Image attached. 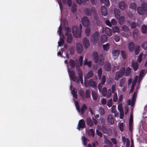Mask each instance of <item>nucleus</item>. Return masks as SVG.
I'll use <instances>...</instances> for the list:
<instances>
[{
  "label": "nucleus",
  "mask_w": 147,
  "mask_h": 147,
  "mask_svg": "<svg viewBox=\"0 0 147 147\" xmlns=\"http://www.w3.org/2000/svg\"><path fill=\"white\" fill-rule=\"evenodd\" d=\"M104 69L107 71H110L111 69V64L109 62H106L104 64Z\"/></svg>",
  "instance_id": "14"
},
{
  "label": "nucleus",
  "mask_w": 147,
  "mask_h": 147,
  "mask_svg": "<svg viewBox=\"0 0 147 147\" xmlns=\"http://www.w3.org/2000/svg\"><path fill=\"white\" fill-rule=\"evenodd\" d=\"M102 74V70L101 68H99L98 70V77L99 80L101 79Z\"/></svg>",
  "instance_id": "41"
},
{
  "label": "nucleus",
  "mask_w": 147,
  "mask_h": 147,
  "mask_svg": "<svg viewBox=\"0 0 147 147\" xmlns=\"http://www.w3.org/2000/svg\"><path fill=\"white\" fill-rule=\"evenodd\" d=\"M107 93V89L106 87L103 88L102 90V94L103 96H105Z\"/></svg>",
  "instance_id": "50"
},
{
  "label": "nucleus",
  "mask_w": 147,
  "mask_h": 147,
  "mask_svg": "<svg viewBox=\"0 0 147 147\" xmlns=\"http://www.w3.org/2000/svg\"><path fill=\"white\" fill-rule=\"evenodd\" d=\"M99 111L101 116L105 114V110L103 108L100 107L99 108Z\"/></svg>",
  "instance_id": "44"
},
{
  "label": "nucleus",
  "mask_w": 147,
  "mask_h": 147,
  "mask_svg": "<svg viewBox=\"0 0 147 147\" xmlns=\"http://www.w3.org/2000/svg\"><path fill=\"white\" fill-rule=\"evenodd\" d=\"M142 32L144 34L147 33V26L145 25H142Z\"/></svg>",
  "instance_id": "28"
},
{
  "label": "nucleus",
  "mask_w": 147,
  "mask_h": 147,
  "mask_svg": "<svg viewBox=\"0 0 147 147\" xmlns=\"http://www.w3.org/2000/svg\"><path fill=\"white\" fill-rule=\"evenodd\" d=\"M121 55L123 58L124 59H126V54L124 51L122 50L121 51Z\"/></svg>",
  "instance_id": "45"
},
{
  "label": "nucleus",
  "mask_w": 147,
  "mask_h": 147,
  "mask_svg": "<svg viewBox=\"0 0 147 147\" xmlns=\"http://www.w3.org/2000/svg\"><path fill=\"white\" fill-rule=\"evenodd\" d=\"M119 6L121 9L124 10L127 7V5L126 3L124 1H122L119 3Z\"/></svg>",
  "instance_id": "13"
},
{
  "label": "nucleus",
  "mask_w": 147,
  "mask_h": 147,
  "mask_svg": "<svg viewBox=\"0 0 147 147\" xmlns=\"http://www.w3.org/2000/svg\"><path fill=\"white\" fill-rule=\"evenodd\" d=\"M137 92H135L132 97V100L136 101L137 96Z\"/></svg>",
  "instance_id": "62"
},
{
  "label": "nucleus",
  "mask_w": 147,
  "mask_h": 147,
  "mask_svg": "<svg viewBox=\"0 0 147 147\" xmlns=\"http://www.w3.org/2000/svg\"><path fill=\"white\" fill-rule=\"evenodd\" d=\"M85 127V123L84 120L83 119H81L79 121L78 128L79 129L80 128L84 129Z\"/></svg>",
  "instance_id": "10"
},
{
  "label": "nucleus",
  "mask_w": 147,
  "mask_h": 147,
  "mask_svg": "<svg viewBox=\"0 0 147 147\" xmlns=\"http://www.w3.org/2000/svg\"><path fill=\"white\" fill-rule=\"evenodd\" d=\"M137 82V80H134L132 82V86L131 87V88L130 90V92H132L134 89V87L135 86Z\"/></svg>",
  "instance_id": "29"
},
{
  "label": "nucleus",
  "mask_w": 147,
  "mask_h": 147,
  "mask_svg": "<svg viewBox=\"0 0 147 147\" xmlns=\"http://www.w3.org/2000/svg\"><path fill=\"white\" fill-rule=\"evenodd\" d=\"M118 109L120 111V112L121 113L120 116V118L121 119H122L123 117V109H122L121 108L120 109L119 108V106L118 107Z\"/></svg>",
  "instance_id": "55"
},
{
  "label": "nucleus",
  "mask_w": 147,
  "mask_h": 147,
  "mask_svg": "<svg viewBox=\"0 0 147 147\" xmlns=\"http://www.w3.org/2000/svg\"><path fill=\"white\" fill-rule=\"evenodd\" d=\"M101 12L102 15L105 16L107 15V11L106 8L105 6H102L101 9Z\"/></svg>",
  "instance_id": "19"
},
{
  "label": "nucleus",
  "mask_w": 147,
  "mask_h": 147,
  "mask_svg": "<svg viewBox=\"0 0 147 147\" xmlns=\"http://www.w3.org/2000/svg\"><path fill=\"white\" fill-rule=\"evenodd\" d=\"M72 94L73 96L76 98H78V96L77 94V92H76L74 89L72 91Z\"/></svg>",
  "instance_id": "61"
},
{
  "label": "nucleus",
  "mask_w": 147,
  "mask_h": 147,
  "mask_svg": "<svg viewBox=\"0 0 147 147\" xmlns=\"http://www.w3.org/2000/svg\"><path fill=\"white\" fill-rule=\"evenodd\" d=\"M92 95L93 100H96L98 98V94L94 91H92Z\"/></svg>",
  "instance_id": "23"
},
{
  "label": "nucleus",
  "mask_w": 147,
  "mask_h": 147,
  "mask_svg": "<svg viewBox=\"0 0 147 147\" xmlns=\"http://www.w3.org/2000/svg\"><path fill=\"white\" fill-rule=\"evenodd\" d=\"M125 21V17L123 16H121L119 18V22L120 24H123Z\"/></svg>",
  "instance_id": "43"
},
{
  "label": "nucleus",
  "mask_w": 147,
  "mask_h": 147,
  "mask_svg": "<svg viewBox=\"0 0 147 147\" xmlns=\"http://www.w3.org/2000/svg\"><path fill=\"white\" fill-rule=\"evenodd\" d=\"M125 80V78H122L120 80L119 86L121 87H122L124 85Z\"/></svg>",
  "instance_id": "32"
},
{
  "label": "nucleus",
  "mask_w": 147,
  "mask_h": 147,
  "mask_svg": "<svg viewBox=\"0 0 147 147\" xmlns=\"http://www.w3.org/2000/svg\"><path fill=\"white\" fill-rule=\"evenodd\" d=\"M87 107L85 104H84L81 108L80 111L82 114L83 115L84 111L86 109Z\"/></svg>",
  "instance_id": "36"
},
{
  "label": "nucleus",
  "mask_w": 147,
  "mask_h": 147,
  "mask_svg": "<svg viewBox=\"0 0 147 147\" xmlns=\"http://www.w3.org/2000/svg\"><path fill=\"white\" fill-rule=\"evenodd\" d=\"M107 97L108 98H109L111 95V89H109L107 91Z\"/></svg>",
  "instance_id": "57"
},
{
  "label": "nucleus",
  "mask_w": 147,
  "mask_h": 147,
  "mask_svg": "<svg viewBox=\"0 0 147 147\" xmlns=\"http://www.w3.org/2000/svg\"><path fill=\"white\" fill-rule=\"evenodd\" d=\"M114 13L116 17H119L120 14L119 10L116 8L115 9H114Z\"/></svg>",
  "instance_id": "34"
},
{
  "label": "nucleus",
  "mask_w": 147,
  "mask_h": 147,
  "mask_svg": "<svg viewBox=\"0 0 147 147\" xmlns=\"http://www.w3.org/2000/svg\"><path fill=\"white\" fill-rule=\"evenodd\" d=\"M93 74V71L92 70H90L87 74L86 77H85L87 78H89L92 76Z\"/></svg>",
  "instance_id": "35"
},
{
  "label": "nucleus",
  "mask_w": 147,
  "mask_h": 147,
  "mask_svg": "<svg viewBox=\"0 0 147 147\" xmlns=\"http://www.w3.org/2000/svg\"><path fill=\"white\" fill-rule=\"evenodd\" d=\"M67 39V41L68 43H70L72 40V36L71 33L68 35Z\"/></svg>",
  "instance_id": "26"
},
{
  "label": "nucleus",
  "mask_w": 147,
  "mask_h": 147,
  "mask_svg": "<svg viewBox=\"0 0 147 147\" xmlns=\"http://www.w3.org/2000/svg\"><path fill=\"white\" fill-rule=\"evenodd\" d=\"M113 101L115 102H116L118 100V97L116 93H114L113 97Z\"/></svg>",
  "instance_id": "59"
},
{
  "label": "nucleus",
  "mask_w": 147,
  "mask_h": 147,
  "mask_svg": "<svg viewBox=\"0 0 147 147\" xmlns=\"http://www.w3.org/2000/svg\"><path fill=\"white\" fill-rule=\"evenodd\" d=\"M131 72V69L129 67H128L125 69V76H129Z\"/></svg>",
  "instance_id": "22"
},
{
  "label": "nucleus",
  "mask_w": 147,
  "mask_h": 147,
  "mask_svg": "<svg viewBox=\"0 0 147 147\" xmlns=\"http://www.w3.org/2000/svg\"><path fill=\"white\" fill-rule=\"evenodd\" d=\"M113 30L114 33L119 32V28L117 26H115L113 27Z\"/></svg>",
  "instance_id": "52"
},
{
  "label": "nucleus",
  "mask_w": 147,
  "mask_h": 147,
  "mask_svg": "<svg viewBox=\"0 0 147 147\" xmlns=\"http://www.w3.org/2000/svg\"><path fill=\"white\" fill-rule=\"evenodd\" d=\"M142 47L144 50H147V41L144 42L142 44Z\"/></svg>",
  "instance_id": "53"
},
{
  "label": "nucleus",
  "mask_w": 147,
  "mask_h": 147,
  "mask_svg": "<svg viewBox=\"0 0 147 147\" xmlns=\"http://www.w3.org/2000/svg\"><path fill=\"white\" fill-rule=\"evenodd\" d=\"M99 34L96 31L91 36L90 40L93 44L97 43L99 39Z\"/></svg>",
  "instance_id": "4"
},
{
  "label": "nucleus",
  "mask_w": 147,
  "mask_h": 147,
  "mask_svg": "<svg viewBox=\"0 0 147 147\" xmlns=\"http://www.w3.org/2000/svg\"><path fill=\"white\" fill-rule=\"evenodd\" d=\"M72 69L71 68L69 69L68 67V73L70 78L73 81L75 82L77 80V77L75 75V71L71 70Z\"/></svg>",
  "instance_id": "5"
},
{
  "label": "nucleus",
  "mask_w": 147,
  "mask_h": 147,
  "mask_svg": "<svg viewBox=\"0 0 147 147\" xmlns=\"http://www.w3.org/2000/svg\"><path fill=\"white\" fill-rule=\"evenodd\" d=\"M80 28H78L76 26H74L72 27V32L74 36L76 38H80L81 37V29L82 26L80 25Z\"/></svg>",
  "instance_id": "1"
},
{
  "label": "nucleus",
  "mask_w": 147,
  "mask_h": 147,
  "mask_svg": "<svg viewBox=\"0 0 147 147\" xmlns=\"http://www.w3.org/2000/svg\"><path fill=\"white\" fill-rule=\"evenodd\" d=\"M105 33L109 36H111L112 34L111 30L109 28L106 27L105 28Z\"/></svg>",
  "instance_id": "20"
},
{
  "label": "nucleus",
  "mask_w": 147,
  "mask_h": 147,
  "mask_svg": "<svg viewBox=\"0 0 147 147\" xmlns=\"http://www.w3.org/2000/svg\"><path fill=\"white\" fill-rule=\"evenodd\" d=\"M140 47L138 45L136 46L135 50V55H137L140 53Z\"/></svg>",
  "instance_id": "31"
},
{
  "label": "nucleus",
  "mask_w": 147,
  "mask_h": 147,
  "mask_svg": "<svg viewBox=\"0 0 147 147\" xmlns=\"http://www.w3.org/2000/svg\"><path fill=\"white\" fill-rule=\"evenodd\" d=\"M101 2L104 3L105 5L107 7H109L110 5V3L109 0H100Z\"/></svg>",
  "instance_id": "40"
},
{
  "label": "nucleus",
  "mask_w": 147,
  "mask_h": 147,
  "mask_svg": "<svg viewBox=\"0 0 147 147\" xmlns=\"http://www.w3.org/2000/svg\"><path fill=\"white\" fill-rule=\"evenodd\" d=\"M101 81L100 84H102V85H104L106 82V77L105 75H102Z\"/></svg>",
  "instance_id": "51"
},
{
  "label": "nucleus",
  "mask_w": 147,
  "mask_h": 147,
  "mask_svg": "<svg viewBox=\"0 0 147 147\" xmlns=\"http://www.w3.org/2000/svg\"><path fill=\"white\" fill-rule=\"evenodd\" d=\"M111 53L114 59H116L118 58L119 55L120 51L117 49L113 50Z\"/></svg>",
  "instance_id": "7"
},
{
  "label": "nucleus",
  "mask_w": 147,
  "mask_h": 147,
  "mask_svg": "<svg viewBox=\"0 0 147 147\" xmlns=\"http://www.w3.org/2000/svg\"><path fill=\"white\" fill-rule=\"evenodd\" d=\"M92 57L93 59L94 62L97 63L98 61V54L96 51H94L92 54Z\"/></svg>",
  "instance_id": "9"
},
{
  "label": "nucleus",
  "mask_w": 147,
  "mask_h": 147,
  "mask_svg": "<svg viewBox=\"0 0 147 147\" xmlns=\"http://www.w3.org/2000/svg\"><path fill=\"white\" fill-rule=\"evenodd\" d=\"M138 13L140 15H143L145 13L147 15V6L146 3H143L141 6L137 8Z\"/></svg>",
  "instance_id": "2"
},
{
  "label": "nucleus",
  "mask_w": 147,
  "mask_h": 147,
  "mask_svg": "<svg viewBox=\"0 0 147 147\" xmlns=\"http://www.w3.org/2000/svg\"><path fill=\"white\" fill-rule=\"evenodd\" d=\"M107 120L109 125H113L114 124V119L112 115L110 114L108 115Z\"/></svg>",
  "instance_id": "15"
},
{
  "label": "nucleus",
  "mask_w": 147,
  "mask_h": 147,
  "mask_svg": "<svg viewBox=\"0 0 147 147\" xmlns=\"http://www.w3.org/2000/svg\"><path fill=\"white\" fill-rule=\"evenodd\" d=\"M90 91L89 90H86L85 92L86 97L87 98H89L90 97Z\"/></svg>",
  "instance_id": "46"
},
{
  "label": "nucleus",
  "mask_w": 147,
  "mask_h": 147,
  "mask_svg": "<svg viewBox=\"0 0 147 147\" xmlns=\"http://www.w3.org/2000/svg\"><path fill=\"white\" fill-rule=\"evenodd\" d=\"M82 23L84 26L88 27L89 25V20L87 17H84L82 19Z\"/></svg>",
  "instance_id": "6"
},
{
  "label": "nucleus",
  "mask_w": 147,
  "mask_h": 147,
  "mask_svg": "<svg viewBox=\"0 0 147 147\" xmlns=\"http://www.w3.org/2000/svg\"><path fill=\"white\" fill-rule=\"evenodd\" d=\"M125 70V67H122L119 71H117L115 74V80L117 81L119 78H121L124 74Z\"/></svg>",
  "instance_id": "3"
},
{
  "label": "nucleus",
  "mask_w": 147,
  "mask_h": 147,
  "mask_svg": "<svg viewBox=\"0 0 147 147\" xmlns=\"http://www.w3.org/2000/svg\"><path fill=\"white\" fill-rule=\"evenodd\" d=\"M118 127L119 128L120 131L121 132H123L124 130V124L123 123H119L118 124Z\"/></svg>",
  "instance_id": "39"
},
{
  "label": "nucleus",
  "mask_w": 147,
  "mask_h": 147,
  "mask_svg": "<svg viewBox=\"0 0 147 147\" xmlns=\"http://www.w3.org/2000/svg\"><path fill=\"white\" fill-rule=\"evenodd\" d=\"M85 32L86 35L87 36H88L90 35V28H87L85 30Z\"/></svg>",
  "instance_id": "63"
},
{
  "label": "nucleus",
  "mask_w": 147,
  "mask_h": 147,
  "mask_svg": "<svg viewBox=\"0 0 147 147\" xmlns=\"http://www.w3.org/2000/svg\"><path fill=\"white\" fill-rule=\"evenodd\" d=\"M79 80H77V83H78L79 82V81H80L81 84H83V74H82L81 73H79Z\"/></svg>",
  "instance_id": "24"
},
{
  "label": "nucleus",
  "mask_w": 147,
  "mask_h": 147,
  "mask_svg": "<svg viewBox=\"0 0 147 147\" xmlns=\"http://www.w3.org/2000/svg\"><path fill=\"white\" fill-rule=\"evenodd\" d=\"M83 57L82 56H80L79 58V62L80 66H82L83 64Z\"/></svg>",
  "instance_id": "60"
},
{
  "label": "nucleus",
  "mask_w": 147,
  "mask_h": 147,
  "mask_svg": "<svg viewBox=\"0 0 147 147\" xmlns=\"http://www.w3.org/2000/svg\"><path fill=\"white\" fill-rule=\"evenodd\" d=\"M128 47L129 51L133 52L135 48V44L132 42H130L128 44Z\"/></svg>",
  "instance_id": "17"
},
{
  "label": "nucleus",
  "mask_w": 147,
  "mask_h": 147,
  "mask_svg": "<svg viewBox=\"0 0 147 147\" xmlns=\"http://www.w3.org/2000/svg\"><path fill=\"white\" fill-rule=\"evenodd\" d=\"M88 86H91L94 89L97 88L96 83L95 81H93L92 79H91L89 80L88 82Z\"/></svg>",
  "instance_id": "8"
},
{
  "label": "nucleus",
  "mask_w": 147,
  "mask_h": 147,
  "mask_svg": "<svg viewBox=\"0 0 147 147\" xmlns=\"http://www.w3.org/2000/svg\"><path fill=\"white\" fill-rule=\"evenodd\" d=\"M86 122L87 125L90 126H92L93 125V122L90 117H88L87 119Z\"/></svg>",
  "instance_id": "21"
},
{
  "label": "nucleus",
  "mask_w": 147,
  "mask_h": 147,
  "mask_svg": "<svg viewBox=\"0 0 147 147\" xmlns=\"http://www.w3.org/2000/svg\"><path fill=\"white\" fill-rule=\"evenodd\" d=\"M138 31L137 29L135 30L133 32V36L134 38H137V36L138 35Z\"/></svg>",
  "instance_id": "48"
},
{
  "label": "nucleus",
  "mask_w": 147,
  "mask_h": 147,
  "mask_svg": "<svg viewBox=\"0 0 147 147\" xmlns=\"http://www.w3.org/2000/svg\"><path fill=\"white\" fill-rule=\"evenodd\" d=\"M77 50L78 54L82 53L83 50V47L81 43H78L76 45Z\"/></svg>",
  "instance_id": "12"
},
{
  "label": "nucleus",
  "mask_w": 147,
  "mask_h": 147,
  "mask_svg": "<svg viewBox=\"0 0 147 147\" xmlns=\"http://www.w3.org/2000/svg\"><path fill=\"white\" fill-rule=\"evenodd\" d=\"M64 43V36L63 38H60V40L58 42V45L59 46H61Z\"/></svg>",
  "instance_id": "30"
},
{
  "label": "nucleus",
  "mask_w": 147,
  "mask_h": 147,
  "mask_svg": "<svg viewBox=\"0 0 147 147\" xmlns=\"http://www.w3.org/2000/svg\"><path fill=\"white\" fill-rule=\"evenodd\" d=\"M131 28L133 29L135 28L137 26L136 24L134 22H132L131 24Z\"/></svg>",
  "instance_id": "64"
},
{
  "label": "nucleus",
  "mask_w": 147,
  "mask_h": 147,
  "mask_svg": "<svg viewBox=\"0 0 147 147\" xmlns=\"http://www.w3.org/2000/svg\"><path fill=\"white\" fill-rule=\"evenodd\" d=\"M71 11L73 13H75L77 10V7L76 3H73L71 7Z\"/></svg>",
  "instance_id": "33"
},
{
  "label": "nucleus",
  "mask_w": 147,
  "mask_h": 147,
  "mask_svg": "<svg viewBox=\"0 0 147 147\" xmlns=\"http://www.w3.org/2000/svg\"><path fill=\"white\" fill-rule=\"evenodd\" d=\"M143 55L142 53H141L138 57L137 61L139 63H140L142 60V57Z\"/></svg>",
  "instance_id": "56"
},
{
  "label": "nucleus",
  "mask_w": 147,
  "mask_h": 147,
  "mask_svg": "<svg viewBox=\"0 0 147 147\" xmlns=\"http://www.w3.org/2000/svg\"><path fill=\"white\" fill-rule=\"evenodd\" d=\"M103 50L106 51H107L109 50V43H107L103 45Z\"/></svg>",
  "instance_id": "42"
},
{
  "label": "nucleus",
  "mask_w": 147,
  "mask_h": 147,
  "mask_svg": "<svg viewBox=\"0 0 147 147\" xmlns=\"http://www.w3.org/2000/svg\"><path fill=\"white\" fill-rule=\"evenodd\" d=\"M84 65H87L89 67H90L92 65V62L91 61H88V59H85V61L84 63Z\"/></svg>",
  "instance_id": "27"
},
{
  "label": "nucleus",
  "mask_w": 147,
  "mask_h": 147,
  "mask_svg": "<svg viewBox=\"0 0 147 147\" xmlns=\"http://www.w3.org/2000/svg\"><path fill=\"white\" fill-rule=\"evenodd\" d=\"M102 130L103 132L105 134H107L108 133V130L107 129L106 126L105 125H102Z\"/></svg>",
  "instance_id": "47"
},
{
  "label": "nucleus",
  "mask_w": 147,
  "mask_h": 147,
  "mask_svg": "<svg viewBox=\"0 0 147 147\" xmlns=\"http://www.w3.org/2000/svg\"><path fill=\"white\" fill-rule=\"evenodd\" d=\"M100 40L101 42L104 43L107 41L108 37L105 34L102 35L100 38Z\"/></svg>",
  "instance_id": "18"
},
{
  "label": "nucleus",
  "mask_w": 147,
  "mask_h": 147,
  "mask_svg": "<svg viewBox=\"0 0 147 147\" xmlns=\"http://www.w3.org/2000/svg\"><path fill=\"white\" fill-rule=\"evenodd\" d=\"M65 30L66 31V32L65 33V34L66 36H68L69 34V33H70L71 32V29L70 28L68 27H66L65 28Z\"/></svg>",
  "instance_id": "54"
},
{
  "label": "nucleus",
  "mask_w": 147,
  "mask_h": 147,
  "mask_svg": "<svg viewBox=\"0 0 147 147\" xmlns=\"http://www.w3.org/2000/svg\"><path fill=\"white\" fill-rule=\"evenodd\" d=\"M132 67L134 71H137L139 68V65L137 61H132L131 63Z\"/></svg>",
  "instance_id": "16"
},
{
  "label": "nucleus",
  "mask_w": 147,
  "mask_h": 147,
  "mask_svg": "<svg viewBox=\"0 0 147 147\" xmlns=\"http://www.w3.org/2000/svg\"><path fill=\"white\" fill-rule=\"evenodd\" d=\"M99 64L100 65H103L104 63V59L103 58H101L98 59Z\"/></svg>",
  "instance_id": "58"
},
{
  "label": "nucleus",
  "mask_w": 147,
  "mask_h": 147,
  "mask_svg": "<svg viewBox=\"0 0 147 147\" xmlns=\"http://www.w3.org/2000/svg\"><path fill=\"white\" fill-rule=\"evenodd\" d=\"M94 132L92 129H90L88 131V134L89 136L93 138L94 136Z\"/></svg>",
  "instance_id": "25"
},
{
  "label": "nucleus",
  "mask_w": 147,
  "mask_h": 147,
  "mask_svg": "<svg viewBox=\"0 0 147 147\" xmlns=\"http://www.w3.org/2000/svg\"><path fill=\"white\" fill-rule=\"evenodd\" d=\"M69 65L71 67L72 69L75 68V62L74 61L73 59H71L69 61Z\"/></svg>",
  "instance_id": "38"
},
{
  "label": "nucleus",
  "mask_w": 147,
  "mask_h": 147,
  "mask_svg": "<svg viewBox=\"0 0 147 147\" xmlns=\"http://www.w3.org/2000/svg\"><path fill=\"white\" fill-rule=\"evenodd\" d=\"M84 12L88 16H90L91 15V12L90 8H87L84 11Z\"/></svg>",
  "instance_id": "37"
},
{
  "label": "nucleus",
  "mask_w": 147,
  "mask_h": 147,
  "mask_svg": "<svg viewBox=\"0 0 147 147\" xmlns=\"http://www.w3.org/2000/svg\"><path fill=\"white\" fill-rule=\"evenodd\" d=\"M130 7L134 10H136V5L135 3H131L130 5Z\"/></svg>",
  "instance_id": "49"
},
{
  "label": "nucleus",
  "mask_w": 147,
  "mask_h": 147,
  "mask_svg": "<svg viewBox=\"0 0 147 147\" xmlns=\"http://www.w3.org/2000/svg\"><path fill=\"white\" fill-rule=\"evenodd\" d=\"M83 43L84 47L86 49L90 45L89 40L86 37L84 38L83 40Z\"/></svg>",
  "instance_id": "11"
}]
</instances>
